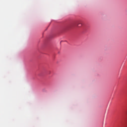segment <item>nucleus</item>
<instances>
[{
    "label": "nucleus",
    "instance_id": "1",
    "mask_svg": "<svg viewBox=\"0 0 127 127\" xmlns=\"http://www.w3.org/2000/svg\"><path fill=\"white\" fill-rule=\"evenodd\" d=\"M79 24H81V23H77V26H78V27H79V26H81V25H80V26H79Z\"/></svg>",
    "mask_w": 127,
    "mask_h": 127
}]
</instances>
